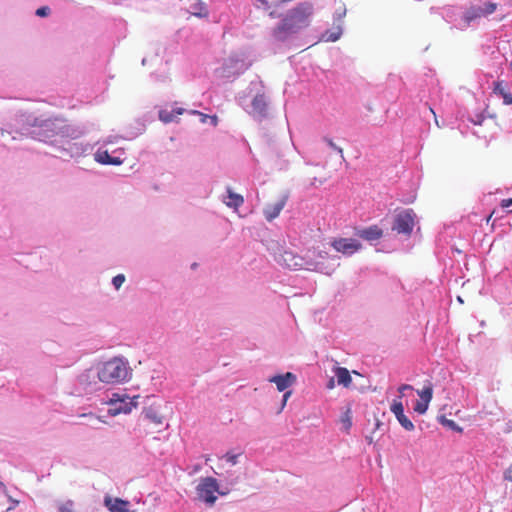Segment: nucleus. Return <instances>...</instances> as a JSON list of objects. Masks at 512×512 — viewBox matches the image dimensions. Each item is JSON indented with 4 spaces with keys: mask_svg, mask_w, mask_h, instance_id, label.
I'll use <instances>...</instances> for the list:
<instances>
[{
    "mask_svg": "<svg viewBox=\"0 0 512 512\" xmlns=\"http://www.w3.org/2000/svg\"><path fill=\"white\" fill-rule=\"evenodd\" d=\"M313 15L314 6L307 1L298 3L288 11L283 8L280 22L271 30L272 38L277 42L287 41L293 35L309 27Z\"/></svg>",
    "mask_w": 512,
    "mask_h": 512,
    "instance_id": "obj_1",
    "label": "nucleus"
},
{
    "mask_svg": "<svg viewBox=\"0 0 512 512\" xmlns=\"http://www.w3.org/2000/svg\"><path fill=\"white\" fill-rule=\"evenodd\" d=\"M130 374L128 362L115 357L102 365L98 371V378L104 383H120L128 380Z\"/></svg>",
    "mask_w": 512,
    "mask_h": 512,
    "instance_id": "obj_2",
    "label": "nucleus"
},
{
    "mask_svg": "<svg viewBox=\"0 0 512 512\" xmlns=\"http://www.w3.org/2000/svg\"><path fill=\"white\" fill-rule=\"evenodd\" d=\"M276 261L289 269H307L310 271L324 272L323 264L320 262L305 261L303 257L292 251H283L277 256Z\"/></svg>",
    "mask_w": 512,
    "mask_h": 512,
    "instance_id": "obj_3",
    "label": "nucleus"
},
{
    "mask_svg": "<svg viewBox=\"0 0 512 512\" xmlns=\"http://www.w3.org/2000/svg\"><path fill=\"white\" fill-rule=\"evenodd\" d=\"M197 495L199 499L209 505H213L217 500L216 492L219 490L218 482L213 477H205L201 479L197 488Z\"/></svg>",
    "mask_w": 512,
    "mask_h": 512,
    "instance_id": "obj_4",
    "label": "nucleus"
},
{
    "mask_svg": "<svg viewBox=\"0 0 512 512\" xmlns=\"http://www.w3.org/2000/svg\"><path fill=\"white\" fill-rule=\"evenodd\" d=\"M137 398L138 396L131 398L127 395L114 393L113 397L110 399V405L112 406L109 410L110 414L130 413L138 404Z\"/></svg>",
    "mask_w": 512,
    "mask_h": 512,
    "instance_id": "obj_5",
    "label": "nucleus"
},
{
    "mask_svg": "<svg viewBox=\"0 0 512 512\" xmlns=\"http://www.w3.org/2000/svg\"><path fill=\"white\" fill-rule=\"evenodd\" d=\"M248 64L239 55H231L226 58L221 67V73L225 77L239 75L247 70Z\"/></svg>",
    "mask_w": 512,
    "mask_h": 512,
    "instance_id": "obj_6",
    "label": "nucleus"
},
{
    "mask_svg": "<svg viewBox=\"0 0 512 512\" xmlns=\"http://www.w3.org/2000/svg\"><path fill=\"white\" fill-rule=\"evenodd\" d=\"M415 213L412 209L404 210L397 214L393 230L398 233L410 235L415 225Z\"/></svg>",
    "mask_w": 512,
    "mask_h": 512,
    "instance_id": "obj_7",
    "label": "nucleus"
},
{
    "mask_svg": "<svg viewBox=\"0 0 512 512\" xmlns=\"http://www.w3.org/2000/svg\"><path fill=\"white\" fill-rule=\"evenodd\" d=\"M330 245L339 253L351 256L362 248V244L353 238H334Z\"/></svg>",
    "mask_w": 512,
    "mask_h": 512,
    "instance_id": "obj_8",
    "label": "nucleus"
},
{
    "mask_svg": "<svg viewBox=\"0 0 512 512\" xmlns=\"http://www.w3.org/2000/svg\"><path fill=\"white\" fill-rule=\"evenodd\" d=\"M417 394L420 397V400H418L414 405V411L418 414L422 415L425 414L428 410L429 403L432 400L433 397V385L429 383L428 385L424 386L423 389L417 390Z\"/></svg>",
    "mask_w": 512,
    "mask_h": 512,
    "instance_id": "obj_9",
    "label": "nucleus"
},
{
    "mask_svg": "<svg viewBox=\"0 0 512 512\" xmlns=\"http://www.w3.org/2000/svg\"><path fill=\"white\" fill-rule=\"evenodd\" d=\"M390 410L395 415L396 419L405 430H414L415 427L413 422L404 414V407L400 399L393 400Z\"/></svg>",
    "mask_w": 512,
    "mask_h": 512,
    "instance_id": "obj_10",
    "label": "nucleus"
},
{
    "mask_svg": "<svg viewBox=\"0 0 512 512\" xmlns=\"http://www.w3.org/2000/svg\"><path fill=\"white\" fill-rule=\"evenodd\" d=\"M252 109L250 114L257 120L261 121L267 117L268 103L264 94H257L252 100Z\"/></svg>",
    "mask_w": 512,
    "mask_h": 512,
    "instance_id": "obj_11",
    "label": "nucleus"
},
{
    "mask_svg": "<svg viewBox=\"0 0 512 512\" xmlns=\"http://www.w3.org/2000/svg\"><path fill=\"white\" fill-rule=\"evenodd\" d=\"M104 505L110 512H135L131 509L130 502L121 498L106 496L104 498Z\"/></svg>",
    "mask_w": 512,
    "mask_h": 512,
    "instance_id": "obj_12",
    "label": "nucleus"
},
{
    "mask_svg": "<svg viewBox=\"0 0 512 512\" xmlns=\"http://www.w3.org/2000/svg\"><path fill=\"white\" fill-rule=\"evenodd\" d=\"M295 381L296 376L291 372H287L282 375H275L269 378V382L276 384L277 389L280 392L285 391L287 388L292 386Z\"/></svg>",
    "mask_w": 512,
    "mask_h": 512,
    "instance_id": "obj_13",
    "label": "nucleus"
},
{
    "mask_svg": "<svg viewBox=\"0 0 512 512\" xmlns=\"http://www.w3.org/2000/svg\"><path fill=\"white\" fill-rule=\"evenodd\" d=\"M286 202L287 196H283L275 203L268 204L263 211L266 220L272 221L273 219L277 218L281 211L283 210V208L285 207Z\"/></svg>",
    "mask_w": 512,
    "mask_h": 512,
    "instance_id": "obj_14",
    "label": "nucleus"
},
{
    "mask_svg": "<svg viewBox=\"0 0 512 512\" xmlns=\"http://www.w3.org/2000/svg\"><path fill=\"white\" fill-rule=\"evenodd\" d=\"M188 12L198 18H207L209 15L206 5L201 0H188Z\"/></svg>",
    "mask_w": 512,
    "mask_h": 512,
    "instance_id": "obj_15",
    "label": "nucleus"
},
{
    "mask_svg": "<svg viewBox=\"0 0 512 512\" xmlns=\"http://www.w3.org/2000/svg\"><path fill=\"white\" fill-rule=\"evenodd\" d=\"M493 92L503 99V104L512 105V93L508 91L504 81L494 82Z\"/></svg>",
    "mask_w": 512,
    "mask_h": 512,
    "instance_id": "obj_16",
    "label": "nucleus"
},
{
    "mask_svg": "<svg viewBox=\"0 0 512 512\" xmlns=\"http://www.w3.org/2000/svg\"><path fill=\"white\" fill-rule=\"evenodd\" d=\"M358 235L365 240L374 241L382 237L383 231L377 225H373L359 231Z\"/></svg>",
    "mask_w": 512,
    "mask_h": 512,
    "instance_id": "obj_17",
    "label": "nucleus"
},
{
    "mask_svg": "<svg viewBox=\"0 0 512 512\" xmlns=\"http://www.w3.org/2000/svg\"><path fill=\"white\" fill-rule=\"evenodd\" d=\"M334 374L337 378V382L339 385H342L345 388L350 387V385L352 383V378H351L350 372L347 368L336 367L334 369Z\"/></svg>",
    "mask_w": 512,
    "mask_h": 512,
    "instance_id": "obj_18",
    "label": "nucleus"
},
{
    "mask_svg": "<svg viewBox=\"0 0 512 512\" xmlns=\"http://www.w3.org/2000/svg\"><path fill=\"white\" fill-rule=\"evenodd\" d=\"M227 194V198L223 202L228 207L237 210L244 203V198L240 194L234 193L231 188L227 189Z\"/></svg>",
    "mask_w": 512,
    "mask_h": 512,
    "instance_id": "obj_19",
    "label": "nucleus"
},
{
    "mask_svg": "<svg viewBox=\"0 0 512 512\" xmlns=\"http://www.w3.org/2000/svg\"><path fill=\"white\" fill-rule=\"evenodd\" d=\"M183 113V108H177L171 111L167 109H162L159 111V119L164 123H170L174 121L178 115H182Z\"/></svg>",
    "mask_w": 512,
    "mask_h": 512,
    "instance_id": "obj_20",
    "label": "nucleus"
},
{
    "mask_svg": "<svg viewBox=\"0 0 512 512\" xmlns=\"http://www.w3.org/2000/svg\"><path fill=\"white\" fill-rule=\"evenodd\" d=\"M145 418L155 424L162 425L163 424V416L154 408L149 407L144 411Z\"/></svg>",
    "mask_w": 512,
    "mask_h": 512,
    "instance_id": "obj_21",
    "label": "nucleus"
},
{
    "mask_svg": "<svg viewBox=\"0 0 512 512\" xmlns=\"http://www.w3.org/2000/svg\"><path fill=\"white\" fill-rule=\"evenodd\" d=\"M483 16L482 7L472 6L464 14V20L467 24L471 23L473 20L480 18Z\"/></svg>",
    "mask_w": 512,
    "mask_h": 512,
    "instance_id": "obj_22",
    "label": "nucleus"
},
{
    "mask_svg": "<svg viewBox=\"0 0 512 512\" xmlns=\"http://www.w3.org/2000/svg\"><path fill=\"white\" fill-rule=\"evenodd\" d=\"M341 35H342V28L340 25H338L333 30L325 31V33H323V35H322V40L327 41V42H335L341 37Z\"/></svg>",
    "mask_w": 512,
    "mask_h": 512,
    "instance_id": "obj_23",
    "label": "nucleus"
},
{
    "mask_svg": "<svg viewBox=\"0 0 512 512\" xmlns=\"http://www.w3.org/2000/svg\"><path fill=\"white\" fill-rule=\"evenodd\" d=\"M94 157L98 163L104 164V165H109L110 161L112 159V156L108 153V151H101V150H98L94 154Z\"/></svg>",
    "mask_w": 512,
    "mask_h": 512,
    "instance_id": "obj_24",
    "label": "nucleus"
},
{
    "mask_svg": "<svg viewBox=\"0 0 512 512\" xmlns=\"http://www.w3.org/2000/svg\"><path fill=\"white\" fill-rule=\"evenodd\" d=\"M439 421L442 425L448 427L451 430H454L459 433L463 431V429L459 425H457L455 421L447 419L445 416L439 417Z\"/></svg>",
    "mask_w": 512,
    "mask_h": 512,
    "instance_id": "obj_25",
    "label": "nucleus"
},
{
    "mask_svg": "<svg viewBox=\"0 0 512 512\" xmlns=\"http://www.w3.org/2000/svg\"><path fill=\"white\" fill-rule=\"evenodd\" d=\"M341 421L344 425L345 430L348 431L352 426V416L350 409H347V411L343 414Z\"/></svg>",
    "mask_w": 512,
    "mask_h": 512,
    "instance_id": "obj_26",
    "label": "nucleus"
},
{
    "mask_svg": "<svg viewBox=\"0 0 512 512\" xmlns=\"http://www.w3.org/2000/svg\"><path fill=\"white\" fill-rule=\"evenodd\" d=\"M346 15V8L344 5H340L334 13V22L340 23Z\"/></svg>",
    "mask_w": 512,
    "mask_h": 512,
    "instance_id": "obj_27",
    "label": "nucleus"
},
{
    "mask_svg": "<svg viewBox=\"0 0 512 512\" xmlns=\"http://www.w3.org/2000/svg\"><path fill=\"white\" fill-rule=\"evenodd\" d=\"M497 9V4L493 2H487L482 7L483 16L492 14Z\"/></svg>",
    "mask_w": 512,
    "mask_h": 512,
    "instance_id": "obj_28",
    "label": "nucleus"
},
{
    "mask_svg": "<svg viewBox=\"0 0 512 512\" xmlns=\"http://www.w3.org/2000/svg\"><path fill=\"white\" fill-rule=\"evenodd\" d=\"M124 281L125 276L123 274H118L113 278L112 283L116 289H119L124 283Z\"/></svg>",
    "mask_w": 512,
    "mask_h": 512,
    "instance_id": "obj_29",
    "label": "nucleus"
},
{
    "mask_svg": "<svg viewBox=\"0 0 512 512\" xmlns=\"http://www.w3.org/2000/svg\"><path fill=\"white\" fill-rule=\"evenodd\" d=\"M61 512H76L72 501H67L60 506Z\"/></svg>",
    "mask_w": 512,
    "mask_h": 512,
    "instance_id": "obj_30",
    "label": "nucleus"
},
{
    "mask_svg": "<svg viewBox=\"0 0 512 512\" xmlns=\"http://www.w3.org/2000/svg\"><path fill=\"white\" fill-rule=\"evenodd\" d=\"M193 114H197L201 117V122L205 123L207 118H210L214 125L217 124V117L216 116H208L206 114H203L199 111H192Z\"/></svg>",
    "mask_w": 512,
    "mask_h": 512,
    "instance_id": "obj_31",
    "label": "nucleus"
},
{
    "mask_svg": "<svg viewBox=\"0 0 512 512\" xmlns=\"http://www.w3.org/2000/svg\"><path fill=\"white\" fill-rule=\"evenodd\" d=\"M326 142H327V144H328L331 148H333L334 150H336V151L340 154V156H341L342 158H344V152H343V149H342L341 147L337 146V145L333 142V140H332V139H326Z\"/></svg>",
    "mask_w": 512,
    "mask_h": 512,
    "instance_id": "obj_32",
    "label": "nucleus"
},
{
    "mask_svg": "<svg viewBox=\"0 0 512 512\" xmlns=\"http://www.w3.org/2000/svg\"><path fill=\"white\" fill-rule=\"evenodd\" d=\"M49 13H50V8L47 6L40 7L36 10V15L40 16V17H45V16L49 15Z\"/></svg>",
    "mask_w": 512,
    "mask_h": 512,
    "instance_id": "obj_33",
    "label": "nucleus"
},
{
    "mask_svg": "<svg viewBox=\"0 0 512 512\" xmlns=\"http://www.w3.org/2000/svg\"><path fill=\"white\" fill-rule=\"evenodd\" d=\"M406 390H413V387L409 384H403L401 385L399 388H398V392H399V398L401 400V398L404 396V392H406Z\"/></svg>",
    "mask_w": 512,
    "mask_h": 512,
    "instance_id": "obj_34",
    "label": "nucleus"
},
{
    "mask_svg": "<svg viewBox=\"0 0 512 512\" xmlns=\"http://www.w3.org/2000/svg\"><path fill=\"white\" fill-rule=\"evenodd\" d=\"M292 395V391L291 390H288L284 393L283 395V400H282V403H281V407L279 409V413L284 409V407L286 406V403L289 399V397Z\"/></svg>",
    "mask_w": 512,
    "mask_h": 512,
    "instance_id": "obj_35",
    "label": "nucleus"
},
{
    "mask_svg": "<svg viewBox=\"0 0 512 512\" xmlns=\"http://www.w3.org/2000/svg\"><path fill=\"white\" fill-rule=\"evenodd\" d=\"M79 417H87L89 418L91 421L93 422H99L101 421L100 418L98 416H96L94 413L92 412H89V413H83V414H80Z\"/></svg>",
    "mask_w": 512,
    "mask_h": 512,
    "instance_id": "obj_36",
    "label": "nucleus"
},
{
    "mask_svg": "<svg viewBox=\"0 0 512 512\" xmlns=\"http://www.w3.org/2000/svg\"><path fill=\"white\" fill-rule=\"evenodd\" d=\"M503 477L506 481L512 483V464L504 471Z\"/></svg>",
    "mask_w": 512,
    "mask_h": 512,
    "instance_id": "obj_37",
    "label": "nucleus"
},
{
    "mask_svg": "<svg viewBox=\"0 0 512 512\" xmlns=\"http://www.w3.org/2000/svg\"><path fill=\"white\" fill-rule=\"evenodd\" d=\"M237 457H238L237 455L232 454V453H226V455H225L226 460L233 465L237 463Z\"/></svg>",
    "mask_w": 512,
    "mask_h": 512,
    "instance_id": "obj_38",
    "label": "nucleus"
},
{
    "mask_svg": "<svg viewBox=\"0 0 512 512\" xmlns=\"http://www.w3.org/2000/svg\"><path fill=\"white\" fill-rule=\"evenodd\" d=\"M313 255H314V256H317V257H319V258H322V259H325V258H328V257H329V254H328V252H326V251H317V252H316V251L314 250V251H313Z\"/></svg>",
    "mask_w": 512,
    "mask_h": 512,
    "instance_id": "obj_39",
    "label": "nucleus"
},
{
    "mask_svg": "<svg viewBox=\"0 0 512 512\" xmlns=\"http://www.w3.org/2000/svg\"><path fill=\"white\" fill-rule=\"evenodd\" d=\"M510 206H512V198H509V199H503V200L501 201V207H502V208H508V207H510Z\"/></svg>",
    "mask_w": 512,
    "mask_h": 512,
    "instance_id": "obj_40",
    "label": "nucleus"
},
{
    "mask_svg": "<svg viewBox=\"0 0 512 512\" xmlns=\"http://www.w3.org/2000/svg\"><path fill=\"white\" fill-rule=\"evenodd\" d=\"M123 161L119 157H112L109 165H120Z\"/></svg>",
    "mask_w": 512,
    "mask_h": 512,
    "instance_id": "obj_41",
    "label": "nucleus"
},
{
    "mask_svg": "<svg viewBox=\"0 0 512 512\" xmlns=\"http://www.w3.org/2000/svg\"><path fill=\"white\" fill-rule=\"evenodd\" d=\"M327 388L328 389H333L334 388V379L331 378L327 384Z\"/></svg>",
    "mask_w": 512,
    "mask_h": 512,
    "instance_id": "obj_42",
    "label": "nucleus"
},
{
    "mask_svg": "<svg viewBox=\"0 0 512 512\" xmlns=\"http://www.w3.org/2000/svg\"><path fill=\"white\" fill-rule=\"evenodd\" d=\"M89 374L88 373H85V374H82L81 375V381L83 382L84 381V378H88Z\"/></svg>",
    "mask_w": 512,
    "mask_h": 512,
    "instance_id": "obj_43",
    "label": "nucleus"
},
{
    "mask_svg": "<svg viewBox=\"0 0 512 512\" xmlns=\"http://www.w3.org/2000/svg\"><path fill=\"white\" fill-rule=\"evenodd\" d=\"M430 111H431V113H432L434 116H436V115H435V112H434V110H433L432 108H430Z\"/></svg>",
    "mask_w": 512,
    "mask_h": 512,
    "instance_id": "obj_44",
    "label": "nucleus"
},
{
    "mask_svg": "<svg viewBox=\"0 0 512 512\" xmlns=\"http://www.w3.org/2000/svg\"><path fill=\"white\" fill-rule=\"evenodd\" d=\"M509 68H510V70H512V61L509 64Z\"/></svg>",
    "mask_w": 512,
    "mask_h": 512,
    "instance_id": "obj_45",
    "label": "nucleus"
},
{
    "mask_svg": "<svg viewBox=\"0 0 512 512\" xmlns=\"http://www.w3.org/2000/svg\"><path fill=\"white\" fill-rule=\"evenodd\" d=\"M0 487H5L4 484L0 481Z\"/></svg>",
    "mask_w": 512,
    "mask_h": 512,
    "instance_id": "obj_46",
    "label": "nucleus"
}]
</instances>
